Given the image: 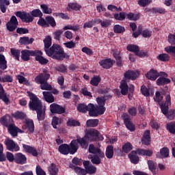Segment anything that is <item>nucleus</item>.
Returning <instances> with one entry per match:
<instances>
[{
    "mask_svg": "<svg viewBox=\"0 0 175 175\" xmlns=\"http://www.w3.org/2000/svg\"><path fill=\"white\" fill-rule=\"evenodd\" d=\"M36 53V50L29 51L25 49L21 51V58L23 61H29V59H31V57H35Z\"/></svg>",
    "mask_w": 175,
    "mask_h": 175,
    "instance_id": "obj_12",
    "label": "nucleus"
},
{
    "mask_svg": "<svg viewBox=\"0 0 175 175\" xmlns=\"http://www.w3.org/2000/svg\"><path fill=\"white\" fill-rule=\"evenodd\" d=\"M98 124H99V120H98L97 119L88 120L86 122L87 126H91L92 128L98 126Z\"/></svg>",
    "mask_w": 175,
    "mask_h": 175,
    "instance_id": "obj_41",
    "label": "nucleus"
},
{
    "mask_svg": "<svg viewBox=\"0 0 175 175\" xmlns=\"http://www.w3.org/2000/svg\"><path fill=\"white\" fill-rule=\"evenodd\" d=\"M100 76H94L93 78H92L90 81V84L92 85H94V87H98L99 85V83H100Z\"/></svg>",
    "mask_w": 175,
    "mask_h": 175,
    "instance_id": "obj_40",
    "label": "nucleus"
},
{
    "mask_svg": "<svg viewBox=\"0 0 175 175\" xmlns=\"http://www.w3.org/2000/svg\"><path fill=\"white\" fill-rule=\"evenodd\" d=\"M1 83H13V77L9 75H3L1 77Z\"/></svg>",
    "mask_w": 175,
    "mask_h": 175,
    "instance_id": "obj_48",
    "label": "nucleus"
},
{
    "mask_svg": "<svg viewBox=\"0 0 175 175\" xmlns=\"http://www.w3.org/2000/svg\"><path fill=\"white\" fill-rule=\"evenodd\" d=\"M50 79V74L46 69H43V73L40 74L35 78V81L37 84H41V90H46L50 91L53 89L51 85L47 83L46 81Z\"/></svg>",
    "mask_w": 175,
    "mask_h": 175,
    "instance_id": "obj_4",
    "label": "nucleus"
},
{
    "mask_svg": "<svg viewBox=\"0 0 175 175\" xmlns=\"http://www.w3.org/2000/svg\"><path fill=\"white\" fill-rule=\"evenodd\" d=\"M113 32H115V33H122L125 32V27L120 25H116L113 27Z\"/></svg>",
    "mask_w": 175,
    "mask_h": 175,
    "instance_id": "obj_46",
    "label": "nucleus"
},
{
    "mask_svg": "<svg viewBox=\"0 0 175 175\" xmlns=\"http://www.w3.org/2000/svg\"><path fill=\"white\" fill-rule=\"evenodd\" d=\"M89 152L91 154H95L96 155H99L100 158H103L105 157V153L100 151V149L98 148H95L92 144L89 146Z\"/></svg>",
    "mask_w": 175,
    "mask_h": 175,
    "instance_id": "obj_17",
    "label": "nucleus"
},
{
    "mask_svg": "<svg viewBox=\"0 0 175 175\" xmlns=\"http://www.w3.org/2000/svg\"><path fill=\"white\" fill-rule=\"evenodd\" d=\"M49 172L51 175H57L58 174V167L55 164L52 163L49 167Z\"/></svg>",
    "mask_w": 175,
    "mask_h": 175,
    "instance_id": "obj_37",
    "label": "nucleus"
},
{
    "mask_svg": "<svg viewBox=\"0 0 175 175\" xmlns=\"http://www.w3.org/2000/svg\"><path fill=\"white\" fill-rule=\"evenodd\" d=\"M129 158L131 163H134V165L139 163V161H140L139 156H137V150H133L131 153H129Z\"/></svg>",
    "mask_w": 175,
    "mask_h": 175,
    "instance_id": "obj_18",
    "label": "nucleus"
},
{
    "mask_svg": "<svg viewBox=\"0 0 175 175\" xmlns=\"http://www.w3.org/2000/svg\"><path fill=\"white\" fill-rule=\"evenodd\" d=\"M36 111L38 121H43L46 117V107H42V108H40Z\"/></svg>",
    "mask_w": 175,
    "mask_h": 175,
    "instance_id": "obj_22",
    "label": "nucleus"
},
{
    "mask_svg": "<svg viewBox=\"0 0 175 175\" xmlns=\"http://www.w3.org/2000/svg\"><path fill=\"white\" fill-rule=\"evenodd\" d=\"M127 50L128 51L135 53V54L136 55L139 49L137 45L130 44L127 46Z\"/></svg>",
    "mask_w": 175,
    "mask_h": 175,
    "instance_id": "obj_51",
    "label": "nucleus"
},
{
    "mask_svg": "<svg viewBox=\"0 0 175 175\" xmlns=\"http://www.w3.org/2000/svg\"><path fill=\"white\" fill-rule=\"evenodd\" d=\"M18 25V22L17 21V18L14 16H12L10 21L7 23V29L10 32H13Z\"/></svg>",
    "mask_w": 175,
    "mask_h": 175,
    "instance_id": "obj_11",
    "label": "nucleus"
},
{
    "mask_svg": "<svg viewBox=\"0 0 175 175\" xmlns=\"http://www.w3.org/2000/svg\"><path fill=\"white\" fill-rule=\"evenodd\" d=\"M96 102L98 106L94 105V111H96V117H97L98 114H103L105 111H106V107H105V103H106V96L98 97L96 98Z\"/></svg>",
    "mask_w": 175,
    "mask_h": 175,
    "instance_id": "obj_6",
    "label": "nucleus"
},
{
    "mask_svg": "<svg viewBox=\"0 0 175 175\" xmlns=\"http://www.w3.org/2000/svg\"><path fill=\"white\" fill-rule=\"evenodd\" d=\"M85 170L86 174L88 173V174H95V173H96V167L92 165H90L88 167H86Z\"/></svg>",
    "mask_w": 175,
    "mask_h": 175,
    "instance_id": "obj_50",
    "label": "nucleus"
},
{
    "mask_svg": "<svg viewBox=\"0 0 175 175\" xmlns=\"http://www.w3.org/2000/svg\"><path fill=\"white\" fill-rule=\"evenodd\" d=\"M147 79L148 80H152V81H155L158 77H159V72L157 70L154 69H151L147 74L146 75Z\"/></svg>",
    "mask_w": 175,
    "mask_h": 175,
    "instance_id": "obj_16",
    "label": "nucleus"
},
{
    "mask_svg": "<svg viewBox=\"0 0 175 175\" xmlns=\"http://www.w3.org/2000/svg\"><path fill=\"white\" fill-rule=\"evenodd\" d=\"M40 8L44 14H51V13H53V10L49 8V6L46 4L40 5Z\"/></svg>",
    "mask_w": 175,
    "mask_h": 175,
    "instance_id": "obj_43",
    "label": "nucleus"
},
{
    "mask_svg": "<svg viewBox=\"0 0 175 175\" xmlns=\"http://www.w3.org/2000/svg\"><path fill=\"white\" fill-rule=\"evenodd\" d=\"M46 23L49 25V27H52L54 28V27H56L57 23L55 22V19L53 16H49L46 17Z\"/></svg>",
    "mask_w": 175,
    "mask_h": 175,
    "instance_id": "obj_36",
    "label": "nucleus"
},
{
    "mask_svg": "<svg viewBox=\"0 0 175 175\" xmlns=\"http://www.w3.org/2000/svg\"><path fill=\"white\" fill-rule=\"evenodd\" d=\"M50 110L51 113H55L57 114H62L65 113V109L55 103H53L50 105Z\"/></svg>",
    "mask_w": 175,
    "mask_h": 175,
    "instance_id": "obj_14",
    "label": "nucleus"
},
{
    "mask_svg": "<svg viewBox=\"0 0 175 175\" xmlns=\"http://www.w3.org/2000/svg\"><path fill=\"white\" fill-rule=\"evenodd\" d=\"M64 45L67 49H75V47H76V43H75L73 41L65 42L64 43Z\"/></svg>",
    "mask_w": 175,
    "mask_h": 175,
    "instance_id": "obj_63",
    "label": "nucleus"
},
{
    "mask_svg": "<svg viewBox=\"0 0 175 175\" xmlns=\"http://www.w3.org/2000/svg\"><path fill=\"white\" fill-rule=\"evenodd\" d=\"M12 117L15 118V120H24V118L26 117V115L22 111H17L12 113Z\"/></svg>",
    "mask_w": 175,
    "mask_h": 175,
    "instance_id": "obj_29",
    "label": "nucleus"
},
{
    "mask_svg": "<svg viewBox=\"0 0 175 175\" xmlns=\"http://www.w3.org/2000/svg\"><path fill=\"white\" fill-rule=\"evenodd\" d=\"M26 125L27 129L29 132H33L35 131V125L33 124V121L29 119L26 120Z\"/></svg>",
    "mask_w": 175,
    "mask_h": 175,
    "instance_id": "obj_42",
    "label": "nucleus"
},
{
    "mask_svg": "<svg viewBox=\"0 0 175 175\" xmlns=\"http://www.w3.org/2000/svg\"><path fill=\"white\" fill-rule=\"evenodd\" d=\"M15 162H16V163H20L21 165H24V163L27 162V157L22 153H17L15 155Z\"/></svg>",
    "mask_w": 175,
    "mask_h": 175,
    "instance_id": "obj_23",
    "label": "nucleus"
},
{
    "mask_svg": "<svg viewBox=\"0 0 175 175\" xmlns=\"http://www.w3.org/2000/svg\"><path fill=\"white\" fill-rule=\"evenodd\" d=\"M99 139V134L96 132H88L86 133L85 137L79 138L75 140H72L70 143V146L66 144H62L59 146V151L64 155H68V154H75L79 150V145L80 144L83 148L87 147V143L88 142H94Z\"/></svg>",
    "mask_w": 175,
    "mask_h": 175,
    "instance_id": "obj_1",
    "label": "nucleus"
},
{
    "mask_svg": "<svg viewBox=\"0 0 175 175\" xmlns=\"http://www.w3.org/2000/svg\"><path fill=\"white\" fill-rule=\"evenodd\" d=\"M31 14L33 17H40V18L43 16V13L39 9L33 10L31 11Z\"/></svg>",
    "mask_w": 175,
    "mask_h": 175,
    "instance_id": "obj_54",
    "label": "nucleus"
},
{
    "mask_svg": "<svg viewBox=\"0 0 175 175\" xmlns=\"http://www.w3.org/2000/svg\"><path fill=\"white\" fill-rule=\"evenodd\" d=\"M161 158H167L169 157V149L163 148L160 150Z\"/></svg>",
    "mask_w": 175,
    "mask_h": 175,
    "instance_id": "obj_53",
    "label": "nucleus"
},
{
    "mask_svg": "<svg viewBox=\"0 0 175 175\" xmlns=\"http://www.w3.org/2000/svg\"><path fill=\"white\" fill-rule=\"evenodd\" d=\"M43 96L46 102L48 103H53L54 102V96L49 92H43Z\"/></svg>",
    "mask_w": 175,
    "mask_h": 175,
    "instance_id": "obj_26",
    "label": "nucleus"
},
{
    "mask_svg": "<svg viewBox=\"0 0 175 175\" xmlns=\"http://www.w3.org/2000/svg\"><path fill=\"white\" fill-rule=\"evenodd\" d=\"M137 152L138 155L142 157H151L152 155V150H151L137 149Z\"/></svg>",
    "mask_w": 175,
    "mask_h": 175,
    "instance_id": "obj_28",
    "label": "nucleus"
},
{
    "mask_svg": "<svg viewBox=\"0 0 175 175\" xmlns=\"http://www.w3.org/2000/svg\"><path fill=\"white\" fill-rule=\"evenodd\" d=\"M16 79L18 80L20 84H29V83H28V80L21 75H17Z\"/></svg>",
    "mask_w": 175,
    "mask_h": 175,
    "instance_id": "obj_62",
    "label": "nucleus"
},
{
    "mask_svg": "<svg viewBox=\"0 0 175 175\" xmlns=\"http://www.w3.org/2000/svg\"><path fill=\"white\" fill-rule=\"evenodd\" d=\"M7 127L8 128V132H23V131L17 127L14 123L8 124Z\"/></svg>",
    "mask_w": 175,
    "mask_h": 175,
    "instance_id": "obj_39",
    "label": "nucleus"
},
{
    "mask_svg": "<svg viewBox=\"0 0 175 175\" xmlns=\"http://www.w3.org/2000/svg\"><path fill=\"white\" fill-rule=\"evenodd\" d=\"M0 69H1V70L8 69V62L6 61L5 55L2 54H0Z\"/></svg>",
    "mask_w": 175,
    "mask_h": 175,
    "instance_id": "obj_27",
    "label": "nucleus"
},
{
    "mask_svg": "<svg viewBox=\"0 0 175 175\" xmlns=\"http://www.w3.org/2000/svg\"><path fill=\"white\" fill-rule=\"evenodd\" d=\"M38 25H40V27H45V28L49 27V23H47V20L43 18H40V19L38 21Z\"/></svg>",
    "mask_w": 175,
    "mask_h": 175,
    "instance_id": "obj_56",
    "label": "nucleus"
},
{
    "mask_svg": "<svg viewBox=\"0 0 175 175\" xmlns=\"http://www.w3.org/2000/svg\"><path fill=\"white\" fill-rule=\"evenodd\" d=\"M107 9L108 10H111V12H122L121 7H117L114 5H109Z\"/></svg>",
    "mask_w": 175,
    "mask_h": 175,
    "instance_id": "obj_57",
    "label": "nucleus"
},
{
    "mask_svg": "<svg viewBox=\"0 0 175 175\" xmlns=\"http://www.w3.org/2000/svg\"><path fill=\"white\" fill-rule=\"evenodd\" d=\"M124 76L125 81L126 80H136L137 76H139V72L133 70H128L124 73Z\"/></svg>",
    "mask_w": 175,
    "mask_h": 175,
    "instance_id": "obj_15",
    "label": "nucleus"
},
{
    "mask_svg": "<svg viewBox=\"0 0 175 175\" xmlns=\"http://www.w3.org/2000/svg\"><path fill=\"white\" fill-rule=\"evenodd\" d=\"M121 93L122 95H126L128 94V83L126 81L122 80L120 83Z\"/></svg>",
    "mask_w": 175,
    "mask_h": 175,
    "instance_id": "obj_30",
    "label": "nucleus"
},
{
    "mask_svg": "<svg viewBox=\"0 0 175 175\" xmlns=\"http://www.w3.org/2000/svg\"><path fill=\"white\" fill-rule=\"evenodd\" d=\"M142 144H145V146H150L151 144V136L150 135V132H146L144 133L142 139Z\"/></svg>",
    "mask_w": 175,
    "mask_h": 175,
    "instance_id": "obj_24",
    "label": "nucleus"
},
{
    "mask_svg": "<svg viewBox=\"0 0 175 175\" xmlns=\"http://www.w3.org/2000/svg\"><path fill=\"white\" fill-rule=\"evenodd\" d=\"M5 144L9 151H19L20 147L12 139H7Z\"/></svg>",
    "mask_w": 175,
    "mask_h": 175,
    "instance_id": "obj_13",
    "label": "nucleus"
},
{
    "mask_svg": "<svg viewBox=\"0 0 175 175\" xmlns=\"http://www.w3.org/2000/svg\"><path fill=\"white\" fill-rule=\"evenodd\" d=\"M63 29L64 31L71 29L72 31H75L76 32V31H79L80 29V27L79 25H75V26L67 25V26H65L63 28Z\"/></svg>",
    "mask_w": 175,
    "mask_h": 175,
    "instance_id": "obj_61",
    "label": "nucleus"
},
{
    "mask_svg": "<svg viewBox=\"0 0 175 175\" xmlns=\"http://www.w3.org/2000/svg\"><path fill=\"white\" fill-rule=\"evenodd\" d=\"M23 150L25 152H28L29 154H31L33 157H38V151L36 149L31 146L23 144Z\"/></svg>",
    "mask_w": 175,
    "mask_h": 175,
    "instance_id": "obj_19",
    "label": "nucleus"
},
{
    "mask_svg": "<svg viewBox=\"0 0 175 175\" xmlns=\"http://www.w3.org/2000/svg\"><path fill=\"white\" fill-rule=\"evenodd\" d=\"M162 99H163V96L161 94V92H156L155 96L154 97V100H155V102H157L158 103H159L163 114H164V116H166L167 118L171 120L172 118H170V116H169V113H168L169 107L170 106V105H172L170 95L168 94L166 96L165 102L163 104L161 103V102H162Z\"/></svg>",
    "mask_w": 175,
    "mask_h": 175,
    "instance_id": "obj_3",
    "label": "nucleus"
},
{
    "mask_svg": "<svg viewBox=\"0 0 175 175\" xmlns=\"http://www.w3.org/2000/svg\"><path fill=\"white\" fill-rule=\"evenodd\" d=\"M10 53L12 54V55H13V57H15V59H17L18 61L20 59V50L18 49H16L14 48H12L10 49Z\"/></svg>",
    "mask_w": 175,
    "mask_h": 175,
    "instance_id": "obj_47",
    "label": "nucleus"
},
{
    "mask_svg": "<svg viewBox=\"0 0 175 175\" xmlns=\"http://www.w3.org/2000/svg\"><path fill=\"white\" fill-rule=\"evenodd\" d=\"M100 158H103V157H99V154L94 155L93 157H92V159H91L92 163H93L94 165H100L102 162V160H100Z\"/></svg>",
    "mask_w": 175,
    "mask_h": 175,
    "instance_id": "obj_45",
    "label": "nucleus"
},
{
    "mask_svg": "<svg viewBox=\"0 0 175 175\" xmlns=\"http://www.w3.org/2000/svg\"><path fill=\"white\" fill-rule=\"evenodd\" d=\"M113 17L115 20H118V21H123L126 18V13L120 12L119 14H114Z\"/></svg>",
    "mask_w": 175,
    "mask_h": 175,
    "instance_id": "obj_38",
    "label": "nucleus"
},
{
    "mask_svg": "<svg viewBox=\"0 0 175 175\" xmlns=\"http://www.w3.org/2000/svg\"><path fill=\"white\" fill-rule=\"evenodd\" d=\"M126 18H128V20H130L131 21H136L137 20H139V18H140V14L130 12L129 14H126Z\"/></svg>",
    "mask_w": 175,
    "mask_h": 175,
    "instance_id": "obj_31",
    "label": "nucleus"
},
{
    "mask_svg": "<svg viewBox=\"0 0 175 175\" xmlns=\"http://www.w3.org/2000/svg\"><path fill=\"white\" fill-rule=\"evenodd\" d=\"M157 85H165V84H170V79L165 77H159L157 80Z\"/></svg>",
    "mask_w": 175,
    "mask_h": 175,
    "instance_id": "obj_32",
    "label": "nucleus"
},
{
    "mask_svg": "<svg viewBox=\"0 0 175 175\" xmlns=\"http://www.w3.org/2000/svg\"><path fill=\"white\" fill-rule=\"evenodd\" d=\"M19 43L21 44H31L33 43V38L29 39V37H21L19 40Z\"/></svg>",
    "mask_w": 175,
    "mask_h": 175,
    "instance_id": "obj_33",
    "label": "nucleus"
},
{
    "mask_svg": "<svg viewBox=\"0 0 175 175\" xmlns=\"http://www.w3.org/2000/svg\"><path fill=\"white\" fill-rule=\"evenodd\" d=\"M0 99H2L5 105H9V96L5 93L3 86L0 83Z\"/></svg>",
    "mask_w": 175,
    "mask_h": 175,
    "instance_id": "obj_21",
    "label": "nucleus"
},
{
    "mask_svg": "<svg viewBox=\"0 0 175 175\" xmlns=\"http://www.w3.org/2000/svg\"><path fill=\"white\" fill-rule=\"evenodd\" d=\"M99 64L104 69H110L113 66V61L110 59H102L99 62Z\"/></svg>",
    "mask_w": 175,
    "mask_h": 175,
    "instance_id": "obj_20",
    "label": "nucleus"
},
{
    "mask_svg": "<svg viewBox=\"0 0 175 175\" xmlns=\"http://www.w3.org/2000/svg\"><path fill=\"white\" fill-rule=\"evenodd\" d=\"M15 14L16 17H19V18H21L22 21L25 23H32V21H33V17H32L29 13L16 12Z\"/></svg>",
    "mask_w": 175,
    "mask_h": 175,
    "instance_id": "obj_9",
    "label": "nucleus"
},
{
    "mask_svg": "<svg viewBox=\"0 0 175 175\" xmlns=\"http://www.w3.org/2000/svg\"><path fill=\"white\" fill-rule=\"evenodd\" d=\"M137 3L142 8H146L147 5H150V3H151V0H138Z\"/></svg>",
    "mask_w": 175,
    "mask_h": 175,
    "instance_id": "obj_59",
    "label": "nucleus"
},
{
    "mask_svg": "<svg viewBox=\"0 0 175 175\" xmlns=\"http://www.w3.org/2000/svg\"><path fill=\"white\" fill-rule=\"evenodd\" d=\"M68 9L77 12V10H80V9H81V5L77 4V3H70L68 4Z\"/></svg>",
    "mask_w": 175,
    "mask_h": 175,
    "instance_id": "obj_44",
    "label": "nucleus"
},
{
    "mask_svg": "<svg viewBox=\"0 0 175 175\" xmlns=\"http://www.w3.org/2000/svg\"><path fill=\"white\" fill-rule=\"evenodd\" d=\"M146 12H152V13H159V14H165L166 13V10L161 8H153L152 10H147L146 8Z\"/></svg>",
    "mask_w": 175,
    "mask_h": 175,
    "instance_id": "obj_35",
    "label": "nucleus"
},
{
    "mask_svg": "<svg viewBox=\"0 0 175 175\" xmlns=\"http://www.w3.org/2000/svg\"><path fill=\"white\" fill-rule=\"evenodd\" d=\"M74 170H75V173H77V174H79V175L87 174V172L85 171V170H84L80 167H74Z\"/></svg>",
    "mask_w": 175,
    "mask_h": 175,
    "instance_id": "obj_58",
    "label": "nucleus"
},
{
    "mask_svg": "<svg viewBox=\"0 0 175 175\" xmlns=\"http://www.w3.org/2000/svg\"><path fill=\"white\" fill-rule=\"evenodd\" d=\"M122 118H123V121L124 122V124L126 126V128L129 129V131H131V132H134L135 131L136 127L134 124L131 121V118L129 117V115L128 113H123L122 115Z\"/></svg>",
    "mask_w": 175,
    "mask_h": 175,
    "instance_id": "obj_8",
    "label": "nucleus"
},
{
    "mask_svg": "<svg viewBox=\"0 0 175 175\" xmlns=\"http://www.w3.org/2000/svg\"><path fill=\"white\" fill-rule=\"evenodd\" d=\"M114 155V148L113 146L109 145L106 148L105 156L108 159H111Z\"/></svg>",
    "mask_w": 175,
    "mask_h": 175,
    "instance_id": "obj_25",
    "label": "nucleus"
},
{
    "mask_svg": "<svg viewBox=\"0 0 175 175\" xmlns=\"http://www.w3.org/2000/svg\"><path fill=\"white\" fill-rule=\"evenodd\" d=\"M133 148L132 147V144L131 143L127 142L122 146V150L124 152L128 153L129 151H131V150Z\"/></svg>",
    "mask_w": 175,
    "mask_h": 175,
    "instance_id": "obj_55",
    "label": "nucleus"
},
{
    "mask_svg": "<svg viewBox=\"0 0 175 175\" xmlns=\"http://www.w3.org/2000/svg\"><path fill=\"white\" fill-rule=\"evenodd\" d=\"M35 59L37 62H39L40 65H47L49 64V59L43 57V53L41 51L36 50V54L34 55Z\"/></svg>",
    "mask_w": 175,
    "mask_h": 175,
    "instance_id": "obj_10",
    "label": "nucleus"
},
{
    "mask_svg": "<svg viewBox=\"0 0 175 175\" xmlns=\"http://www.w3.org/2000/svg\"><path fill=\"white\" fill-rule=\"evenodd\" d=\"M36 172L37 175H46V172L42 169L40 165H37L36 168Z\"/></svg>",
    "mask_w": 175,
    "mask_h": 175,
    "instance_id": "obj_64",
    "label": "nucleus"
},
{
    "mask_svg": "<svg viewBox=\"0 0 175 175\" xmlns=\"http://www.w3.org/2000/svg\"><path fill=\"white\" fill-rule=\"evenodd\" d=\"M66 124L67 126H80V122L73 119H69Z\"/></svg>",
    "mask_w": 175,
    "mask_h": 175,
    "instance_id": "obj_49",
    "label": "nucleus"
},
{
    "mask_svg": "<svg viewBox=\"0 0 175 175\" xmlns=\"http://www.w3.org/2000/svg\"><path fill=\"white\" fill-rule=\"evenodd\" d=\"M167 131L169 132H175V122H172L166 124Z\"/></svg>",
    "mask_w": 175,
    "mask_h": 175,
    "instance_id": "obj_60",
    "label": "nucleus"
},
{
    "mask_svg": "<svg viewBox=\"0 0 175 175\" xmlns=\"http://www.w3.org/2000/svg\"><path fill=\"white\" fill-rule=\"evenodd\" d=\"M27 94L29 95V98L30 99L29 103V107L30 110L33 111H37L40 109H42L43 107V105L42 104V101L38 98V96L31 92H27Z\"/></svg>",
    "mask_w": 175,
    "mask_h": 175,
    "instance_id": "obj_5",
    "label": "nucleus"
},
{
    "mask_svg": "<svg viewBox=\"0 0 175 175\" xmlns=\"http://www.w3.org/2000/svg\"><path fill=\"white\" fill-rule=\"evenodd\" d=\"M77 109L79 113H87V111H89L90 117H96V112L94 111V104L92 103H90L88 105L79 104Z\"/></svg>",
    "mask_w": 175,
    "mask_h": 175,
    "instance_id": "obj_7",
    "label": "nucleus"
},
{
    "mask_svg": "<svg viewBox=\"0 0 175 175\" xmlns=\"http://www.w3.org/2000/svg\"><path fill=\"white\" fill-rule=\"evenodd\" d=\"M45 53L48 57L57 59V61H62L64 58H69V55L57 44H53L49 49H45Z\"/></svg>",
    "mask_w": 175,
    "mask_h": 175,
    "instance_id": "obj_2",
    "label": "nucleus"
},
{
    "mask_svg": "<svg viewBox=\"0 0 175 175\" xmlns=\"http://www.w3.org/2000/svg\"><path fill=\"white\" fill-rule=\"evenodd\" d=\"M159 61H161L162 62H167L170 59V56L167 53H161L157 57Z\"/></svg>",
    "mask_w": 175,
    "mask_h": 175,
    "instance_id": "obj_34",
    "label": "nucleus"
},
{
    "mask_svg": "<svg viewBox=\"0 0 175 175\" xmlns=\"http://www.w3.org/2000/svg\"><path fill=\"white\" fill-rule=\"evenodd\" d=\"M44 50H49L50 46H51V37L47 36L44 40Z\"/></svg>",
    "mask_w": 175,
    "mask_h": 175,
    "instance_id": "obj_52",
    "label": "nucleus"
}]
</instances>
